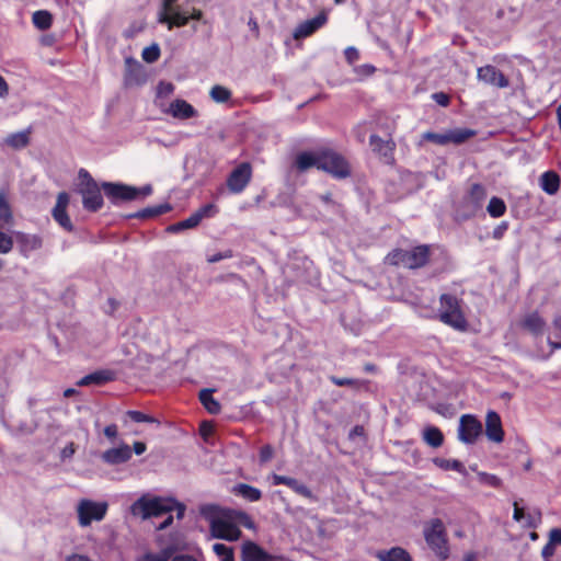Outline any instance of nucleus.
Masks as SVG:
<instances>
[{
    "label": "nucleus",
    "mask_w": 561,
    "mask_h": 561,
    "mask_svg": "<svg viewBox=\"0 0 561 561\" xmlns=\"http://www.w3.org/2000/svg\"><path fill=\"white\" fill-rule=\"evenodd\" d=\"M272 479H273L274 485H280V484L286 485V486L290 488L298 495H301L309 500H314V496H313L311 490L306 484L299 482L295 478L274 473L272 476Z\"/></svg>",
    "instance_id": "nucleus-20"
},
{
    "label": "nucleus",
    "mask_w": 561,
    "mask_h": 561,
    "mask_svg": "<svg viewBox=\"0 0 561 561\" xmlns=\"http://www.w3.org/2000/svg\"><path fill=\"white\" fill-rule=\"evenodd\" d=\"M273 456V448L271 445H265L260 450L261 461H268Z\"/></svg>",
    "instance_id": "nucleus-55"
},
{
    "label": "nucleus",
    "mask_w": 561,
    "mask_h": 561,
    "mask_svg": "<svg viewBox=\"0 0 561 561\" xmlns=\"http://www.w3.org/2000/svg\"><path fill=\"white\" fill-rule=\"evenodd\" d=\"M232 492L250 502H257L262 499L261 490L247 483L236 484Z\"/></svg>",
    "instance_id": "nucleus-31"
},
{
    "label": "nucleus",
    "mask_w": 561,
    "mask_h": 561,
    "mask_svg": "<svg viewBox=\"0 0 561 561\" xmlns=\"http://www.w3.org/2000/svg\"><path fill=\"white\" fill-rule=\"evenodd\" d=\"M319 170L329 173L332 178L344 180L351 176L352 168L344 156L332 149L320 150Z\"/></svg>",
    "instance_id": "nucleus-8"
},
{
    "label": "nucleus",
    "mask_w": 561,
    "mask_h": 561,
    "mask_svg": "<svg viewBox=\"0 0 561 561\" xmlns=\"http://www.w3.org/2000/svg\"><path fill=\"white\" fill-rule=\"evenodd\" d=\"M423 139L427 140V141H431V142H434V144H437V145H447L448 144V141H447V133H445V134H437V133H433V131H426L423 135Z\"/></svg>",
    "instance_id": "nucleus-49"
},
{
    "label": "nucleus",
    "mask_w": 561,
    "mask_h": 561,
    "mask_svg": "<svg viewBox=\"0 0 561 561\" xmlns=\"http://www.w3.org/2000/svg\"><path fill=\"white\" fill-rule=\"evenodd\" d=\"M344 56H345L346 61L350 65H353L354 62H356L359 59V51L357 48L350 46V47L345 48Z\"/></svg>",
    "instance_id": "nucleus-51"
},
{
    "label": "nucleus",
    "mask_w": 561,
    "mask_h": 561,
    "mask_svg": "<svg viewBox=\"0 0 561 561\" xmlns=\"http://www.w3.org/2000/svg\"><path fill=\"white\" fill-rule=\"evenodd\" d=\"M116 374L111 369H100L95 370L84 377L80 378L77 381V386L79 387H88L91 385L94 386H103L107 382L115 380Z\"/></svg>",
    "instance_id": "nucleus-21"
},
{
    "label": "nucleus",
    "mask_w": 561,
    "mask_h": 561,
    "mask_svg": "<svg viewBox=\"0 0 561 561\" xmlns=\"http://www.w3.org/2000/svg\"><path fill=\"white\" fill-rule=\"evenodd\" d=\"M433 462L443 470H454L462 474L467 472L463 463L457 459L435 458Z\"/></svg>",
    "instance_id": "nucleus-40"
},
{
    "label": "nucleus",
    "mask_w": 561,
    "mask_h": 561,
    "mask_svg": "<svg viewBox=\"0 0 561 561\" xmlns=\"http://www.w3.org/2000/svg\"><path fill=\"white\" fill-rule=\"evenodd\" d=\"M328 22V15L325 12H320L312 19L306 20L298 24V26L294 30L293 37L295 39L306 38L316 33L319 28L325 25Z\"/></svg>",
    "instance_id": "nucleus-17"
},
{
    "label": "nucleus",
    "mask_w": 561,
    "mask_h": 561,
    "mask_svg": "<svg viewBox=\"0 0 561 561\" xmlns=\"http://www.w3.org/2000/svg\"><path fill=\"white\" fill-rule=\"evenodd\" d=\"M32 21L38 30L46 31L53 24V15L46 10H38L33 13Z\"/></svg>",
    "instance_id": "nucleus-38"
},
{
    "label": "nucleus",
    "mask_w": 561,
    "mask_h": 561,
    "mask_svg": "<svg viewBox=\"0 0 561 561\" xmlns=\"http://www.w3.org/2000/svg\"><path fill=\"white\" fill-rule=\"evenodd\" d=\"M519 328L529 332L534 336H539L543 333L546 328V321L537 312H529L525 314L518 323Z\"/></svg>",
    "instance_id": "nucleus-22"
},
{
    "label": "nucleus",
    "mask_w": 561,
    "mask_h": 561,
    "mask_svg": "<svg viewBox=\"0 0 561 561\" xmlns=\"http://www.w3.org/2000/svg\"><path fill=\"white\" fill-rule=\"evenodd\" d=\"M424 442L433 448H438L444 443V435L436 426H428L423 432Z\"/></svg>",
    "instance_id": "nucleus-36"
},
{
    "label": "nucleus",
    "mask_w": 561,
    "mask_h": 561,
    "mask_svg": "<svg viewBox=\"0 0 561 561\" xmlns=\"http://www.w3.org/2000/svg\"><path fill=\"white\" fill-rule=\"evenodd\" d=\"M329 380L337 386V387H351L353 389L359 390L362 387L368 383L367 380L347 378V377H337V376H329Z\"/></svg>",
    "instance_id": "nucleus-39"
},
{
    "label": "nucleus",
    "mask_w": 561,
    "mask_h": 561,
    "mask_svg": "<svg viewBox=\"0 0 561 561\" xmlns=\"http://www.w3.org/2000/svg\"><path fill=\"white\" fill-rule=\"evenodd\" d=\"M101 190L112 204L136 201L139 197H147L152 193V186L149 184L142 187H135L114 182H102L101 185L90 183V185L79 186L82 206L85 210L96 213L103 207L104 201Z\"/></svg>",
    "instance_id": "nucleus-1"
},
{
    "label": "nucleus",
    "mask_w": 561,
    "mask_h": 561,
    "mask_svg": "<svg viewBox=\"0 0 561 561\" xmlns=\"http://www.w3.org/2000/svg\"><path fill=\"white\" fill-rule=\"evenodd\" d=\"M171 209H172L171 205L168 203H164V204H160V205H156V206L146 207V208L140 209L133 214H128L126 216V218L127 219L136 218V219L146 220V219L156 218L163 214H167Z\"/></svg>",
    "instance_id": "nucleus-28"
},
{
    "label": "nucleus",
    "mask_w": 561,
    "mask_h": 561,
    "mask_svg": "<svg viewBox=\"0 0 561 561\" xmlns=\"http://www.w3.org/2000/svg\"><path fill=\"white\" fill-rule=\"evenodd\" d=\"M69 194L67 192H60L57 195L56 204L51 210L54 220L67 232L75 230L73 224L67 213L69 205Z\"/></svg>",
    "instance_id": "nucleus-14"
},
{
    "label": "nucleus",
    "mask_w": 561,
    "mask_h": 561,
    "mask_svg": "<svg viewBox=\"0 0 561 561\" xmlns=\"http://www.w3.org/2000/svg\"><path fill=\"white\" fill-rule=\"evenodd\" d=\"M479 479L482 483L489 485V486H492V488H501L502 485V480L495 476V474H491V473H486V472H480L479 473Z\"/></svg>",
    "instance_id": "nucleus-47"
},
{
    "label": "nucleus",
    "mask_w": 561,
    "mask_h": 561,
    "mask_svg": "<svg viewBox=\"0 0 561 561\" xmlns=\"http://www.w3.org/2000/svg\"><path fill=\"white\" fill-rule=\"evenodd\" d=\"M213 551L219 561H234V550L225 543H214Z\"/></svg>",
    "instance_id": "nucleus-42"
},
{
    "label": "nucleus",
    "mask_w": 561,
    "mask_h": 561,
    "mask_svg": "<svg viewBox=\"0 0 561 561\" xmlns=\"http://www.w3.org/2000/svg\"><path fill=\"white\" fill-rule=\"evenodd\" d=\"M432 99L440 106H448L450 103V96L445 92H435L432 94Z\"/></svg>",
    "instance_id": "nucleus-52"
},
{
    "label": "nucleus",
    "mask_w": 561,
    "mask_h": 561,
    "mask_svg": "<svg viewBox=\"0 0 561 561\" xmlns=\"http://www.w3.org/2000/svg\"><path fill=\"white\" fill-rule=\"evenodd\" d=\"M198 399L203 407L210 414H218L221 411L220 403L214 398L213 390L203 389L199 391Z\"/></svg>",
    "instance_id": "nucleus-32"
},
{
    "label": "nucleus",
    "mask_w": 561,
    "mask_h": 561,
    "mask_svg": "<svg viewBox=\"0 0 561 561\" xmlns=\"http://www.w3.org/2000/svg\"><path fill=\"white\" fill-rule=\"evenodd\" d=\"M141 57L146 62L149 64L157 61L160 57L159 46L157 44H153L151 46L146 47L142 50Z\"/></svg>",
    "instance_id": "nucleus-46"
},
{
    "label": "nucleus",
    "mask_w": 561,
    "mask_h": 561,
    "mask_svg": "<svg viewBox=\"0 0 561 561\" xmlns=\"http://www.w3.org/2000/svg\"><path fill=\"white\" fill-rule=\"evenodd\" d=\"M139 561H167L163 554L146 553Z\"/></svg>",
    "instance_id": "nucleus-58"
},
{
    "label": "nucleus",
    "mask_w": 561,
    "mask_h": 561,
    "mask_svg": "<svg viewBox=\"0 0 561 561\" xmlns=\"http://www.w3.org/2000/svg\"><path fill=\"white\" fill-rule=\"evenodd\" d=\"M524 517H525V511H524V508H523V507H519L517 502H514V513H513V518H514L516 522H520Z\"/></svg>",
    "instance_id": "nucleus-59"
},
{
    "label": "nucleus",
    "mask_w": 561,
    "mask_h": 561,
    "mask_svg": "<svg viewBox=\"0 0 561 561\" xmlns=\"http://www.w3.org/2000/svg\"><path fill=\"white\" fill-rule=\"evenodd\" d=\"M541 190L548 195H556L561 185V178L556 171H546L539 178Z\"/></svg>",
    "instance_id": "nucleus-27"
},
{
    "label": "nucleus",
    "mask_w": 561,
    "mask_h": 561,
    "mask_svg": "<svg viewBox=\"0 0 561 561\" xmlns=\"http://www.w3.org/2000/svg\"><path fill=\"white\" fill-rule=\"evenodd\" d=\"M379 561H413L411 554L401 547H392L388 550H379L376 553Z\"/></svg>",
    "instance_id": "nucleus-29"
},
{
    "label": "nucleus",
    "mask_w": 561,
    "mask_h": 561,
    "mask_svg": "<svg viewBox=\"0 0 561 561\" xmlns=\"http://www.w3.org/2000/svg\"><path fill=\"white\" fill-rule=\"evenodd\" d=\"M506 209L505 202L496 196H493L486 206V210L492 218L502 217L506 213Z\"/></svg>",
    "instance_id": "nucleus-41"
},
{
    "label": "nucleus",
    "mask_w": 561,
    "mask_h": 561,
    "mask_svg": "<svg viewBox=\"0 0 561 561\" xmlns=\"http://www.w3.org/2000/svg\"><path fill=\"white\" fill-rule=\"evenodd\" d=\"M5 144L13 149L25 148L30 144V130L11 134L7 137Z\"/></svg>",
    "instance_id": "nucleus-37"
},
{
    "label": "nucleus",
    "mask_w": 561,
    "mask_h": 561,
    "mask_svg": "<svg viewBox=\"0 0 561 561\" xmlns=\"http://www.w3.org/2000/svg\"><path fill=\"white\" fill-rule=\"evenodd\" d=\"M218 213V208L215 204H206L198 208L196 211L190 215L184 220L170 225L167 228L168 232L176 233L186 229L197 227L204 218L214 217Z\"/></svg>",
    "instance_id": "nucleus-11"
},
{
    "label": "nucleus",
    "mask_w": 561,
    "mask_h": 561,
    "mask_svg": "<svg viewBox=\"0 0 561 561\" xmlns=\"http://www.w3.org/2000/svg\"><path fill=\"white\" fill-rule=\"evenodd\" d=\"M482 434V424L472 414H463L459 421L458 438L465 444H474Z\"/></svg>",
    "instance_id": "nucleus-13"
},
{
    "label": "nucleus",
    "mask_w": 561,
    "mask_h": 561,
    "mask_svg": "<svg viewBox=\"0 0 561 561\" xmlns=\"http://www.w3.org/2000/svg\"><path fill=\"white\" fill-rule=\"evenodd\" d=\"M171 561H197V560L192 556L181 554V556H175Z\"/></svg>",
    "instance_id": "nucleus-63"
},
{
    "label": "nucleus",
    "mask_w": 561,
    "mask_h": 561,
    "mask_svg": "<svg viewBox=\"0 0 561 561\" xmlns=\"http://www.w3.org/2000/svg\"><path fill=\"white\" fill-rule=\"evenodd\" d=\"M227 516L232 518L234 525L243 526L247 529H254L255 523L253 518L244 511L241 510H227Z\"/></svg>",
    "instance_id": "nucleus-33"
},
{
    "label": "nucleus",
    "mask_w": 561,
    "mask_h": 561,
    "mask_svg": "<svg viewBox=\"0 0 561 561\" xmlns=\"http://www.w3.org/2000/svg\"><path fill=\"white\" fill-rule=\"evenodd\" d=\"M486 198V190L480 183H473L460 202V209L465 218H471L482 208Z\"/></svg>",
    "instance_id": "nucleus-10"
},
{
    "label": "nucleus",
    "mask_w": 561,
    "mask_h": 561,
    "mask_svg": "<svg viewBox=\"0 0 561 561\" xmlns=\"http://www.w3.org/2000/svg\"><path fill=\"white\" fill-rule=\"evenodd\" d=\"M108 510L106 502H95L89 499H82L77 506L78 524L81 527H88L92 522L104 519Z\"/></svg>",
    "instance_id": "nucleus-9"
},
{
    "label": "nucleus",
    "mask_w": 561,
    "mask_h": 561,
    "mask_svg": "<svg viewBox=\"0 0 561 561\" xmlns=\"http://www.w3.org/2000/svg\"><path fill=\"white\" fill-rule=\"evenodd\" d=\"M462 300L453 294L439 296V308L437 319L457 331H466L468 321L462 310Z\"/></svg>",
    "instance_id": "nucleus-6"
},
{
    "label": "nucleus",
    "mask_w": 561,
    "mask_h": 561,
    "mask_svg": "<svg viewBox=\"0 0 561 561\" xmlns=\"http://www.w3.org/2000/svg\"><path fill=\"white\" fill-rule=\"evenodd\" d=\"M209 95L216 103H226L231 99V91L226 87L216 84L210 89Z\"/></svg>",
    "instance_id": "nucleus-43"
},
{
    "label": "nucleus",
    "mask_w": 561,
    "mask_h": 561,
    "mask_svg": "<svg viewBox=\"0 0 561 561\" xmlns=\"http://www.w3.org/2000/svg\"><path fill=\"white\" fill-rule=\"evenodd\" d=\"M252 179V167L249 162H242L228 175L226 184L232 194L242 193Z\"/></svg>",
    "instance_id": "nucleus-12"
},
{
    "label": "nucleus",
    "mask_w": 561,
    "mask_h": 561,
    "mask_svg": "<svg viewBox=\"0 0 561 561\" xmlns=\"http://www.w3.org/2000/svg\"><path fill=\"white\" fill-rule=\"evenodd\" d=\"M176 2L178 0H163L162 10L159 14V22L167 24L169 30L185 26L190 20L207 23L202 10L194 7L183 9Z\"/></svg>",
    "instance_id": "nucleus-5"
},
{
    "label": "nucleus",
    "mask_w": 561,
    "mask_h": 561,
    "mask_svg": "<svg viewBox=\"0 0 561 561\" xmlns=\"http://www.w3.org/2000/svg\"><path fill=\"white\" fill-rule=\"evenodd\" d=\"M131 458V449L128 445H122L116 448H110L102 455V459L110 465H118L128 461Z\"/></svg>",
    "instance_id": "nucleus-26"
},
{
    "label": "nucleus",
    "mask_w": 561,
    "mask_h": 561,
    "mask_svg": "<svg viewBox=\"0 0 561 561\" xmlns=\"http://www.w3.org/2000/svg\"><path fill=\"white\" fill-rule=\"evenodd\" d=\"M507 221H501L492 231V238L495 240H501L508 229Z\"/></svg>",
    "instance_id": "nucleus-50"
},
{
    "label": "nucleus",
    "mask_w": 561,
    "mask_h": 561,
    "mask_svg": "<svg viewBox=\"0 0 561 561\" xmlns=\"http://www.w3.org/2000/svg\"><path fill=\"white\" fill-rule=\"evenodd\" d=\"M295 165L299 171H306L310 168H317L320 165V150L317 152L304 151L297 154Z\"/></svg>",
    "instance_id": "nucleus-30"
},
{
    "label": "nucleus",
    "mask_w": 561,
    "mask_h": 561,
    "mask_svg": "<svg viewBox=\"0 0 561 561\" xmlns=\"http://www.w3.org/2000/svg\"><path fill=\"white\" fill-rule=\"evenodd\" d=\"M173 522V516L169 515L158 527L159 529H165L168 528Z\"/></svg>",
    "instance_id": "nucleus-64"
},
{
    "label": "nucleus",
    "mask_w": 561,
    "mask_h": 561,
    "mask_svg": "<svg viewBox=\"0 0 561 561\" xmlns=\"http://www.w3.org/2000/svg\"><path fill=\"white\" fill-rule=\"evenodd\" d=\"M13 238L0 230V253H9L13 249Z\"/></svg>",
    "instance_id": "nucleus-48"
},
{
    "label": "nucleus",
    "mask_w": 561,
    "mask_h": 561,
    "mask_svg": "<svg viewBox=\"0 0 561 561\" xmlns=\"http://www.w3.org/2000/svg\"><path fill=\"white\" fill-rule=\"evenodd\" d=\"M549 542L553 546L561 545V528H552L550 530Z\"/></svg>",
    "instance_id": "nucleus-54"
},
{
    "label": "nucleus",
    "mask_w": 561,
    "mask_h": 561,
    "mask_svg": "<svg viewBox=\"0 0 561 561\" xmlns=\"http://www.w3.org/2000/svg\"><path fill=\"white\" fill-rule=\"evenodd\" d=\"M78 176L80 180V186L90 185V183H98L85 169H80L78 172Z\"/></svg>",
    "instance_id": "nucleus-53"
},
{
    "label": "nucleus",
    "mask_w": 561,
    "mask_h": 561,
    "mask_svg": "<svg viewBox=\"0 0 561 561\" xmlns=\"http://www.w3.org/2000/svg\"><path fill=\"white\" fill-rule=\"evenodd\" d=\"M126 415L136 423H157L158 421L151 416L148 415L141 411L136 410H129L127 411Z\"/></svg>",
    "instance_id": "nucleus-45"
},
{
    "label": "nucleus",
    "mask_w": 561,
    "mask_h": 561,
    "mask_svg": "<svg viewBox=\"0 0 561 561\" xmlns=\"http://www.w3.org/2000/svg\"><path fill=\"white\" fill-rule=\"evenodd\" d=\"M176 511L178 518L184 516L185 506L170 497H152L141 496L131 505L134 515H141L142 518L159 517L163 514Z\"/></svg>",
    "instance_id": "nucleus-4"
},
{
    "label": "nucleus",
    "mask_w": 561,
    "mask_h": 561,
    "mask_svg": "<svg viewBox=\"0 0 561 561\" xmlns=\"http://www.w3.org/2000/svg\"><path fill=\"white\" fill-rule=\"evenodd\" d=\"M127 68L124 76L126 87L140 85L146 82V75L142 66L137 61L126 60Z\"/></svg>",
    "instance_id": "nucleus-23"
},
{
    "label": "nucleus",
    "mask_w": 561,
    "mask_h": 561,
    "mask_svg": "<svg viewBox=\"0 0 561 561\" xmlns=\"http://www.w3.org/2000/svg\"><path fill=\"white\" fill-rule=\"evenodd\" d=\"M554 554V546L549 541L543 546L541 550V556L546 561H549L550 558Z\"/></svg>",
    "instance_id": "nucleus-56"
},
{
    "label": "nucleus",
    "mask_w": 561,
    "mask_h": 561,
    "mask_svg": "<svg viewBox=\"0 0 561 561\" xmlns=\"http://www.w3.org/2000/svg\"><path fill=\"white\" fill-rule=\"evenodd\" d=\"M13 222V214L5 192H0V230Z\"/></svg>",
    "instance_id": "nucleus-34"
},
{
    "label": "nucleus",
    "mask_w": 561,
    "mask_h": 561,
    "mask_svg": "<svg viewBox=\"0 0 561 561\" xmlns=\"http://www.w3.org/2000/svg\"><path fill=\"white\" fill-rule=\"evenodd\" d=\"M133 448L137 455H141L146 451L147 447L146 444L142 442H135Z\"/></svg>",
    "instance_id": "nucleus-60"
},
{
    "label": "nucleus",
    "mask_w": 561,
    "mask_h": 561,
    "mask_svg": "<svg viewBox=\"0 0 561 561\" xmlns=\"http://www.w3.org/2000/svg\"><path fill=\"white\" fill-rule=\"evenodd\" d=\"M485 435L494 443H502L504 440V430L502 421L495 411H489L485 417Z\"/></svg>",
    "instance_id": "nucleus-18"
},
{
    "label": "nucleus",
    "mask_w": 561,
    "mask_h": 561,
    "mask_svg": "<svg viewBox=\"0 0 561 561\" xmlns=\"http://www.w3.org/2000/svg\"><path fill=\"white\" fill-rule=\"evenodd\" d=\"M424 538L436 557L445 561L449 558V546L444 523L439 518L432 519L424 527Z\"/></svg>",
    "instance_id": "nucleus-7"
},
{
    "label": "nucleus",
    "mask_w": 561,
    "mask_h": 561,
    "mask_svg": "<svg viewBox=\"0 0 561 561\" xmlns=\"http://www.w3.org/2000/svg\"><path fill=\"white\" fill-rule=\"evenodd\" d=\"M14 238L23 256H28L31 252L41 249L43 245V240L37 234L18 231L14 233Z\"/></svg>",
    "instance_id": "nucleus-19"
},
{
    "label": "nucleus",
    "mask_w": 561,
    "mask_h": 561,
    "mask_svg": "<svg viewBox=\"0 0 561 561\" xmlns=\"http://www.w3.org/2000/svg\"><path fill=\"white\" fill-rule=\"evenodd\" d=\"M168 113L171 114L174 118L179 119H188L197 116V111L195 107L182 99H176L171 102Z\"/></svg>",
    "instance_id": "nucleus-25"
},
{
    "label": "nucleus",
    "mask_w": 561,
    "mask_h": 561,
    "mask_svg": "<svg viewBox=\"0 0 561 561\" xmlns=\"http://www.w3.org/2000/svg\"><path fill=\"white\" fill-rule=\"evenodd\" d=\"M8 91H9L8 83L4 80V78L2 76H0V96L7 95Z\"/></svg>",
    "instance_id": "nucleus-62"
},
{
    "label": "nucleus",
    "mask_w": 561,
    "mask_h": 561,
    "mask_svg": "<svg viewBox=\"0 0 561 561\" xmlns=\"http://www.w3.org/2000/svg\"><path fill=\"white\" fill-rule=\"evenodd\" d=\"M376 67L371 64H364L359 66H355L353 68L354 73L357 76L358 80H364L376 72Z\"/></svg>",
    "instance_id": "nucleus-44"
},
{
    "label": "nucleus",
    "mask_w": 561,
    "mask_h": 561,
    "mask_svg": "<svg viewBox=\"0 0 561 561\" xmlns=\"http://www.w3.org/2000/svg\"><path fill=\"white\" fill-rule=\"evenodd\" d=\"M73 454H75V445H73V443H70L68 446H66L62 449V457L64 458L71 457Z\"/></svg>",
    "instance_id": "nucleus-61"
},
{
    "label": "nucleus",
    "mask_w": 561,
    "mask_h": 561,
    "mask_svg": "<svg viewBox=\"0 0 561 561\" xmlns=\"http://www.w3.org/2000/svg\"><path fill=\"white\" fill-rule=\"evenodd\" d=\"M369 145L371 150L380 157H383L387 160L393 159L396 144L392 139L385 140L380 136L374 134L369 137Z\"/></svg>",
    "instance_id": "nucleus-24"
},
{
    "label": "nucleus",
    "mask_w": 561,
    "mask_h": 561,
    "mask_svg": "<svg viewBox=\"0 0 561 561\" xmlns=\"http://www.w3.org/2000/svg\"><path fill=\"white\" fill-rule=\"evenodd\" d=\"M202 514L209 520L210 534L213 537L227 541H237L242 533L234 525L232 518L227 516V510H220L216 505H206L202 508Z\"/></svg>",
    "instance_id": "nucleus-3"
},
{
    "label": "nucleus",
    "mask_w": 561,
    "mask_h": 561,
    "mask_svg": "<svg viewBox=\"0 0 561 561\" xmlns=\"http://www.w3.org/2000/svg\"><path fill=\"white\" fill-rule=\"evenodd\" d=\"M117 434H118V428H117V425L116 424H110L107 426H105L104 428V435L110 438V439H114L117 437Z\"/></svg>",
    "instance_id": "nucleus-57"
},
{
    "label": "nucleus",
    "mask_w": 561,
    "mask_h": 561,
    "mask_svg": "<svg viewBox=\"0 0 561 561\" xmlns=\"http://www.w3.org/2000/svg\"><path fill=\"white\" fill-rule=\"evenodd\" d=\"M242 561H288L284 556L271 554L253 541H245L241 550Z\"/></svg>",
    "instance_id": "nucleus-15"
},
{
    "label": "nucleus",
    "mask_w": 561,
    "mask_h": 561,
    "mask_svg": "<svg viewBox=\"0 0 561 561\" xmlns=\"http://www.w3.org/2000/svg\"><path fill=\"white\" fill-rule=\"evenodd\" d=\"M477 77L479 81L496 88H507L510 85L506 76L492 65L478 68Z\"/></svg>",
    "instance_id": "nucleus-16"
},
{
    "label": "nucleus",
    "mask_w": 561,
    "mask_h": 561,
    "mask_svg": "<svg viewBox=\"0 0 561 561\" xmlns=\"http://www.w3.org/2000/svg\"><path fill=\"white\" fill-rule=\"evenodd\" d=\"M477 131L470 128H455L447 131V141L460 145L474 137Z\"/></svg>",
    "instance_id": "nucleus-35"
},
{
    "label": "nucleus",
    "mask_w": 561,
    "mask_h": 561,
    "mask_svg": "<svg viewBox=\"0 0 561 561\" xmlns=\"http://www.w3.org/2000/svg\"><path fill=\"white\" fill-rule=\"evenodd\" d=\"M432 256L431 244H417L410 249L394 248L387 253L383 263L393 267L421 270L428 265Z\"/></svg>",
    "instance_id": "nucleus-2"
}]
</instances>
